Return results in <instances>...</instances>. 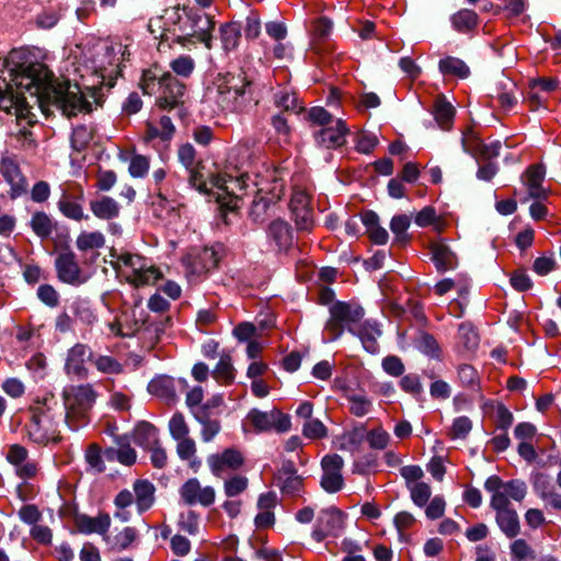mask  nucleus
Returning a JSON list of instances; mask_svg holds the SVG:
<instances>
[{"instance_id": "f257e3e1", "label": "nucleus", "mask_w": 561, "mask_h": 561, "mask_svg": "<svg viewBox=\"0 0 561 561\" xmlns=\"http://www.w3.org/2000/svg\"><path fill=\"white\" fill-rule=\"evenodd\" d=\"M4 67L10 81L0 78V110L15 116L16 124L21 126L19 133L25 139L32 135L27 127L36 123V114L23 95L24 91L36 104L47 102L56 105L68 117L90 108L76 84L56 82L48 68L33 60L26 50L13 49L5 58Z\"/></svg>"}, {"instance_id": "f03ea898", "label": "nucleus", "mask_w": 561, "mask_h": 561, "mask_svg": "<svg viewBox=\"0 0 561 561\" xmlns=\"http://www.w3.org/2000/svg\"><path fill=\"white\" fill-rule=\"evenodd\" d=\"M126 54V46L122 43H112L108 41H98L91 47H88L82 55V64L87 71L96 76L100 80L98 83L87 87L83 91L77 83H75L81 91L83 99L89 103L90 108L81 113H89L93 110V104L100 105L103 94L101 85L112 88L117 76L121 72V64Z\"/></svg>"}, {"instance_id": "7ed1b4c3", "label": "nucleus", "mask_w": 561, "mask_h": 561, "mask_svg": "<svg viewBox=\"0 0 561 561\" xmlns=\"http://www.w3.org/2000/svg\"><path fill=\"white\" fill-rule=\"evenodd\" d=\"M251 100L250 82L242 76L227 75L206 89L203 104L215 115L241 112Z\"/></svg>"}, {"instance_id": "20e7f679", "label": "nucleus", "mask_w": 561, "mask_h": 561, "mask_svg": "<svg viewBox=\"0 0 561 561\" xmlns=\"http://www.w3.org/2000/svg\"><path fill=\"white\" fill-rule=\"evenodd\" d=\"M167 25L172 41L188 46L191 44L204 43L210 48L211 31L215 26L213 19L203 13L187 12L183 10H167Z\"/></svg>"}, {"instance_id": "39448f33", "label": "nucleus", "mask_w": 561, "mask_h": 561, "mask_svg": "<svg viewBox=\"0 0 561 561\" xmlns=\"http://www.w3.org/2000/svg\"><path fill=\"white\" fill-rule=\"evenodd\" d=\"M58 401L53 393L37 398L30 407V422L26 425L28 438L37 445L57 443L61 439L56 419L60 416Z\"/></svg>"}, {"instance_id": "423d86ee", "label": "nucleus", "mask_w": 561, "mask_h": 561, "mask_svg": "<svg viewBox=\"0 0 561 561\" xmlns=\"http://www.w3.org/2000/svg\"><path fill=\"white\" fill-rule=\"evenodd\" d=\"M111 257L117 275L135 288L154 285L163 277L160 268L142 255L113 250Z\"/></svg>"}, {"instance_id": "0eeeda50", "label": "nucleus", "mask_w": 561, "mask_h": 561, "mask_svg": "<svg viewBox=\"0 0 561 561\" xmlns=\"http://www.w3.org/2000/svg\"><path fill=\"white\" fill-rule=\"evenodd\" d=\"M141 89L145 94L159 93L156 105L161 110H179L184 104L186 87L169 72L158 76L154 70H147L142 75Z\"/></svg>"}, {"instance_id": "6e6552de", "label": "nucleus", "mask_w": 561, "mask_h": 561, "mask_svg": "<svg viewBox=\"0 0 561 561\" xmlns=\"http://www.w3.org/2000/svg\"><path fill=\"white\" fill-rule=\"evenodd\" d=\"M96 394L91 385L70 386L64 389L65 423L71 431L88 424V414Z\"/></svg>"}, {"instance_id": "1a4fd4ad", "label": "nucleus", "mask_w": 561, "mask_h": 561, "mask_svg": "<svg viewBox=\"0 0 561 561\" xmlns=\"http://www.w3.org/2000/svg\"><path fill=\"white\" fill-rule=\"evenodd\" d=\"M364 309L353 302L337 301L330 307V319L328 320L324 332L328 337L324 341H336L342 336L344 328L351 333H355V328L364 318Z\"/></svg>"}, {"instance_id": "9d476101", "label": "nucleus", "mask_w": 561, "mask_h": 561, "mask_svg": "<svg viewBox=\"0 0 561 561\" xmlns=\"http://www.w3.org/2000/svg\"><path fill=\"white\" fill-rule=\"evenodd\" d=\"M247 419L259 432L276 431L284 433L289 431L291 426L289 415L277 409L267 412L253 409L249 412Z\"/></svg>"}, {"instance_id": "9b49d317", "label": "nucleus", "mask_w": 561, "mask_h": 561, "mask_svg": "<svg viewBox=\"0 0 561 561\" xmlns=\"http://www.w3.org/2000/svg\"><path fill=\"white\" fill-rule=\"evenodd\" d=\"M206 461L211 473L221 478L229 472L239 470L244 463V457L239 449L230 447L220 453L210 454Z\"/></svg>"}, {"instance_id": "f8f14e48", "label": "nucleus", "mask_w": 561, "mask_h": 561, "mask_svg": "<svg viewBox=\"0 0 561 561\" xmlns=\"http://www.w3.org/2000/svg\"><path fill=\"white\" fill-rule=\"evenodd\" d=\"M55 266L57 276L62 283L78 286L87 280V276L78 263L77 255L70 250H64L57 254Z\"/></svg>"}, {"instance_id": "ddd939ff", "label": "nucleus", "mask_w": 561, "mask_h": 561, "mask_svg": "<svg viewBox=\"0 0 561 561\" xmlns=\"http://www.w3.org/2000/svg\"><path fill=\"white\" fill-rule=\"evenodd\" d=\"M343 458L336 454L327 455L321 461L322 477L321 486L329 493H335L343 486L342 468Z\"/></svg>"}, {"instance_id": "4468645a", "label": "nucleus", "mask_w": 561, "mask_h": 561, "mask_svg": "<svg viewBox=\"0 0 561 561\" xmlns=\"http://www.w3.org/2000/svg\"><path fill=\"white\" fill-rule=\"evenodd\" d=\"M0 173L11 187V197L15 198L27 190V182L21 172L18 160L13 156L4 154L0 160Z\"/></svg>"}, {"instance_id": "2eb2a0df", "label": "nucleus", "mask_w": 561, "mask_h": 561, "mask_svg": "<svg viewBox=\"0 0 561 561\" xmlns=\"http://www.w3.org/2000/svg\"><path fill=\"white\" fill-rule=\"evenodd\" d=\"M180 495L188 504H201L209 506L215 502V490L213 486H202L195 478L188 479L181 488Z\"/></svg>"}, {"instance_id": "dca6fc26", "label": "nucleus", "mask_w": 561, "mask_h": 561, "mask_svg": "<svg viewBox=\"0 0 561 561\" xmlns=\"http://www.w3.org/2000/svg\"><path fill=\"white\" fill-rule=\"evenodd\" d=\"M218 255L213 248H204L195 256L185 260L188 276L201 277L217 267Z\"/></svg>"}, {"instance_id": "f3484780", "label": "nucleus", "mask_w": 561, "mask_h": 561, "mask_svg": "<svg viewBox=\"0 0 561 561\" xmlns=\"http://www.w3.org/2000/svg\"><path fill=\"white\" fill-rule=\"evenodd\" d=\"M350 129L341 118H336L333 124L324 126L316 135L318 145L325 148L342 147L346 142V136Z\"/></svg>"}, {"instance_id": "a211bd4d", "label": "nucleus", "mask_w": 561, "mask_h": 561, "mask_svg": "<svg viewBox=\"0 0 561 561\" xmlns=\"http://www.w3.org/2000/svg\"><path fill=\"white\" fill-rule=\"evenodd\" d=\"M92 351L85 344L78 343L69 351L65 364V370L68 375L76 377H85L87 368L85 362L92 360Z\"/></svg>"}, {"instance_id": "6ab92c4d", "label": "nucleus", "mask_w": 561, "mask_h": 561, "mask_svg": "<svg viewBox=\"0 0 561 561\" xmlns=\"http://www.w3.org/2000/svg\"><path fill=\"white\" fill-rule=\"evenodd\" d=\"M179 160L190 172V181L193 186L203 190L206 186L205 175L199 170V162L196 161V152L191 144L182 145L178 151Z\"/></svg>"}, {"instance_id": "aec40b11", "label": "nucleus", "mask_w": 561, "mask_h": 561, "mask_svg": "<svg viewBox=\"0 0 561 561\" xmlns=\"http://www.w3.org/2000/svg\"><path fill=\"white\" fill-rule=\"evenodd\" d=\"M342 526L341 514L336 511H323L317 519L314 529L312 530V538L317 542H321L328 536L334 535Z\"/></svg>"}, {"instance_id": "412c9836", "label": "nucleus", "mask_w": 561, "mask_h": 561, "mask_svg": "<svg viewBox=\"0 0 561 561\" xmlns=\"http://www.w3.org/2000/svg\"><path fill=\"white\" fill-rule=\"evenodd\" d=\"M175 131V127L171 118L167 115L156 119L153 116L146 124L145 141L150 142L156 139L162 141L170 140Z\"/></svg>"}, {"instance_id": "4be33fe9", "label": "nucleus", "mask_w": 561, "mask_h": 561, "mask_svg": "<svg viewBox=\"0 0 561 561\" xmlns=\"http://www.w3.org/2000/svg\"><path fill=\"white\" fill-rule=\"evenodd\" d=\"M76 526L82 534H99L104 538L106 537L107 530L111 526V517L107 513H101L94 517L79 515L76 517Z\"/></svg>"}, {"instance_id": "5701e85b", "label": "nucleus", "mask_w": 561, "mask_h": 561, "mask_svg": "<svg viewBox=\"0 0 561 561\" xmlns=\"http://www.w3.org/2000/svg\"><path fill=\"white\" fill-rule=\"evenodd\" d=\"M278 481L284 495L296 497L300 496L304 492V480L300 476L296 474L293 463L284 465Z\"/></svg>"}, {"instance_id": "b1692460", "label": "nucleus", "mask_w": 561, "mask_h": 561, "mask_svg": "<svg viewBox=\"0 0 561 561\" xmlns=\"http://www.w3.org/2000/svg\"><path fill=\"white\" fill-rule=\"evenodd\" d=\"M484 489L492 494L490 505L496 513L511 510L510 497L503 491V481L497 476L489 477Z\"/></svg>"}, {"instance_id": "393cba45", "label": "nucleus", "mask_w": 561, "mask_h": 561, "mask_svg": "<svg viewBox=\"0 0 561 561\" xmlns=\"http://www.w3.org/2000/svg\"><path fill=\"white\" fill-rule=\"evenodd\" d=\"M545 174V168L540 164L530 165L524 173L523 182L527 186L531 198L546 197V190L542 187Z\"/></svg>"}, {"instance_id": "a878e982", "label": "nucleus", "mask_w": 561, "mask_h": 561, "mask_svg": "<svg viewBox=\"0 0 561 561\" xmlns=\"http://www.w3.org/2000/svg\"><path fill=\"white\" fill-rule=\"evenodd\" d=\"M432 260L439 272L454 270L457 266V256L443 241L434 242L431 245Z\"/></svg>"}, {"instance_id": "bb28decb", "label": "nucleus", "mask_w": 561, "mask_h": 561, "mask_svg": "<svg viewBox=\"0 0 561 561\" xmlns=\"http://www.w3.org/2000/svg\"><path fill=\"white\" fill-rule=\"evenodd\" d=\"M354 335H357L365 347L371 354L378 351L377 340L381 335L379 324L375 321H365L355 328Z\"/></svg>"}, {"instance_id": "cd10ccee", "label": "nucleus", "mask_w": 561, "mask_h": 561, "mask_svg": "<svg viewBox=\"0 0 561 561\" xmlns=\"http://www.w3.org/2000/svg\"><path fill=\"white\" fill-rule=\"evenodd\" d=\"M92 214L102 220H111L119 215L121 207L118 203L110 196H99L89 203Z\"/></svg>"}, {"instance_id": "c85d7f7f", "label": "nucleus", "mask_w": 561, "mask_h": 561, "mask_svg": "<svg viewBox=\"0 0 561 561\" xmlns=\"http://www.w3.org/2000/svg\"><path fill=\"white\" fill-rule=\"evenodd\" d=\"M194 419L201 425V439L204 443H210L221 431V423L217 419H211L206 409L193 411Z\"/></svg>"}, {"instance_id": "c756f323", "label": "nucleus", "mask_w": 561, "mask_h": 561, "mask_svg": "<svg viewBox=\"0 0 561 561\" xmlns=\"http://www.w3.org/2000/svg\"><path fill=\"white\" fill-rule=\"evenodd\" d=\"M268 239L273 241L277 250H287L293 242V234L290 227L284 220H274L268 226L267 230Z\"/></svg>"}, {"instance_id": "7c9ffc66", "label": "nucleus", "mask_w": 561, "mask_h": 561, "mask_svg": "<svg viewBox=\"0 0 561 561\" xmlns=\"http://www.w3.org/2000/svg\"><path fill=\"white\" fill-rule=\"evenodd\" d=\"M362 222L366 228V233L374 243H387L389 234L387 230L379 225V217L375 211H365L362 215Z\"/></svg>"}, {"instance_id": "2f4dec72", "label": "nucleus", "mask_w": 561, "mask_h": 561, "mask_svg": "<svg viewBox=\"0 0 561 561\" xmlns=\"http://www.w3.org/2000/svg\"><path fill=\"white\" fill-rule=\"evenodd\" d=\"M135 503L138 512L142 513L149 510L154 502V486L147 480H137L134 485Z\"/></svg>"}, {"instance_id": "473e14b6", "label": "nucleus", "mask_w": 561, "mask_h": 561, "mask_svg": "<svg viewBox=\"0 0 561 561\" xmlns=\"http://www.w3.org/2000/svg\"><path fill=\"white\" fill-rule=\"evenodd\" d=\"M134 440L146 449L152 448L159 444L158 431L150 423L141 422L134 431Z\"/></svg>"}, {"instance_id": "72a5a7b5", "label": "nucleus", "mask_w": 561, "mask_h": 561, "mask_svg": "<svg viewBox=\"0 0 561 561\" xmlns=\"http://www.w3.org/2000/svg\"><path fill=\"white\" fill-rule=\"evenodd\" d=\"M438 69L444 76H455L460 79H466L470 75V69L466 62L453 56L440 59Z\"/></svg>"}, {"instance_id": "f704fd0d", "label": "nucleus", "mask_w": 561, "mask_h": 561, "mask_svg": "<svg viewBox=\"0 0 561 561\" xmlns=\"http://www.w3.org/2000/svg\"><path fill=\"white\" fill-rule=\"evenodd\" d=\"M434 117L438 126L444 130H449L453 126L455 108L445 99H437L434 103Z\"/></svg>"}, {"instance_id": "c9c22d12", "label": "nucleus", "mask_w": 561, "mask_h": 561, "mask_svg": "<svg viewBox=\"0 0 561 561\" xmlns=\"http://www.w3.org/2000/svg\"><path fill=\"white\" fill-rule=\"evenodd\" d=\"M138 537V531L134 527H124L122 530L114 535H106L104 540L111 545L113 549L125 550L127 549Z\"/></svg>"}, {"instance_id": "e433bc0d", "label": "nucleus", "mask_w": 561, "mask_h": 561, "mask_svg": "<svg viewBox=\"0 0 561 561\" xmlns=\"http://www.w3.org/2000/svg\"><path fill=\"white\" fill-rule=\"evenodd\" d=\"M496 523L508 538H513L519 533L518 516L513 508L496 513Z\"/></svg>"}, {"instance_id": "4c0bfd02", "label": "nucleus", "mask_w": 561, "mask_h": 561, "mask_svg": "<svg viewBox=\"0 0 561 561\" xmlns=\"http://www.w3.org/2000/svg\"><path fill=\"white\" fill-rule=\"evenodd\" d=\"M241 38V26L237 22L226 23L220 27V39L226 51L238 47Z\"/></svg>"}, {"instance_id": "58836bf2", "label": "nucleus", "mask_w": 561, "mask_h": 561, "mask_svg": "<svg viewBox=\"0 0 561 561\" xmlns=\"http://www.w3.org/2000/svg\"><path fill=\"white\" fill-rule=\"evenodd\" d=\"M211 376L221 385H229L234 380V368L230 355H221Z\"/></svg>"}, {"instance_id": "ea45409f", "label": "nucleus", "mask_w": 561, "mask_h": 561, "mask_svg": "<svg viewBox=\"0 0 561 561\" xmlns=\"http://www.w3.org/2000/svg\"><path fill=\"white\" fill-rule=\"evenodd\" d=\"M451 23L456 31L467 33L478 24V14L469 9H462L451 16Z\"/></svg>"}, {"instance_id": "a19ab883", "label": "nucleus", "mask_w": 561, "mask_h": 561, "mask_svg": "<svg viewBox=\"0 0 561 561\" xmlns=\"http://www.w3.org/2000/svg\"><path fill=\"white\" fill-rule=\"evenodd\" d=\"M105 244V237L100 231H83L76 240L78 250L85 252L89 250H96L103 248Z\"/></svg>"}, {"instance_id": "79ce46f5", "label": "nucleus", "mask_w": 561, "mask_h": 561, "mask_svg": "<svg viewBox=\"0 0 561 561\" xmlns=\"http://www.w3.org/2000/svg\"><path fill=\"white\" fill-rule=\"evenodd\" d=\"M479 345V334L471 323H461L458 329V346L473 352Z\"/></svg>"}, {"instance_id": "37998d69", "label": "nucleus", "mask_w": 561, "mask_h": 561, "mask_svg": "<svg viewBox=\"0 0 561 561\" xmlns=\"http://www.w3.org/2000/svg\"><path fill=\"white\" fill-rule=\"evenodd\" d=\"M58 208L61 214L69 219L76 221L89 219V215L84 214L83 207L78 202L69 198L66 195L62 196V198L58 202Z\"/></svg>"}, {"instance_id": "c03bdc74", "label": "nucleus", "mask_w": 561, "mask_h": 561, "mask_svg": "<svg viewBox=\"0 0 561 561\" xmlns=\"http://www.w3.org/2000/svg\"><path fill=\"white\" fill-rule=\"evenodd\" d=\"M91 362L101 374L118 375L123 371V365L116 358L108 355H92Z\"/></svg>"}, {"instance_id": "a18cd8bd", "label": "nucleus", "mask_w": 561, "mask_h": 561, "mask_svg": "<svg viewBox=\"0 0 561 561\" xmlns=\"http://www.w3.org/2000/svg\"><path fill=\"white\" fill-rule=\"evenodd\" d=\"M168 427L170 435L174 440L190 437V425L186 422L185 416L180 412H176L171 416Z\"/></svg>"}, {"instance_id": "49530a36", "label": "nucleus", "mask_w": 561, "mask_h": 561, "mask_svg": "<svg viewBox=\"0 0 561 561\" xmlns=\"http://www.w3.org/2000/svg\"><path fill=\"white\" fill-rule=\"evenodd\" d=\"M150 393L161 398H174L173 381L169 377H158L152 379L148 385Z\"/></svg>"}, {"instance_id": "de8ad7c7", "label": "nucleus", "mask_w": 561, "mask_h": 561, "mask_svg": "<svg viewBox=\"0 0 561 561\" xmlns=\"http://www.w3.org/2000/svg\"><path fill=\"white\" fill-rule=\"evenodd\" d=\"M510 550L512 561H533L536 558L534 549L524 539L514 540Z\"/></svg>"}, {"instance_id": "09e8293b", "label": "nucleus", "mask_w": 561, "mask_h": 561, "mask_svg": "<svg viewBox=\"0 0 561 561\" xmlns=\"http://www.w3.org/2000/svg\"><path fill=\"white\" fill-rule=\"evenodd\" d=\"M31 227L34 233L41 238H47L54 229L51 219L42 211L35 213L32 216Z\"/></svg>"}, {"instance_id": "8fccbe9b", "label": "nucleus", "mask_w": 561, "mask_h": 561, "mask_svg": "<svg viewBox=\"0 0 561 561\" xmlns=\"http://www.w3.org/2000/svg\"><path fill=\"white\" fill-rule=\"evenodd\" d=\"M347 401L350 403V411L355 416L362 417L368 414L371 410L373 403L364 394L353 393L347 396Z\"/></svg>"}, {"instance_id": "3c124183", "label": "nucleus", "mask_w": 561, "mask_h": 561, "mask_svg": "<svg viewBox=\"0 0 561 561\" xmlns=\"http://www.w3.org/2000/svg\"><path fill=\"white\" fill-rule=\"evenodd\" d=\"M93 137V129L85 125H79L73 128L71 135V146L75 150L81 151L88 147Z\"/></svg>"}, {"instance_id": "603ef678", "label": "nucleus", "mask_w": 561, "mask_h": 561, "mask_svg": "<svg viewBox=\"0 0 561 561\" xmlns=\"http://www.w3.org/2000/svg\"><path fill=\"white\" fill-rule=\"evenodd\" d=\"M410 217L408 215H397L390 221V229L394 234V241L404 243L408 240L407 230L410 227Z\"/></svg>"}, {"instance_id": "864d4df0", "label": "nucleus", "mask_w": 561, "mask_h": 561, "mask_svg": "<svg viewBox=\"0 0 561 561\" xmlns=\"http://www.w3.org/2000/svg\"><path fill=\"white\" fill-rule=\"evenodd\" d=\"M409 491L413 503L420 507L424 506L432 494L431 486L425 482L409 484Z\"/></svg>"}, {"instance_id": "5fc2aeb1", "label": "nucleus", "mask_w": 561, "mask_h": 561, "mask_svg": "<svg viewBox=\"0 0 561 561\" xmlns=\"http://www.w3.org/2000/svg\"><path fill=\"white\" fill-rule=\"evenodd\" d=\"M366 442L370 448L382 450L388 446L390 442V435L382 427H376L367 433Z\"/></svg>"}, {"instance_id": "6e6d98bb", "label": "nucleus", "mask_w": 561, "mask_h": 561, "mask_svg": "<svg viewBox=\"0 0 561 561\" xmlns=\"http://www.w3.org/2000/svg\"><path fill=\"white\" fill-rule=\"evenodd\" d=\"M213 184L229 194H234L236 188L243 190L245 187V180L243 175L236 179L231 176L226 179L217 175L213 178Z\"/></svg>"}, {"instance_id": "4d7b16f0", "label": "nucleus", "mask_w": 561, "mask_h": 561, "mask_svg": "<svg viewBox=\"0 0 561 561\" xmlns=\"http://www.w3.org/2000/svg\"><path fill=\"white\" fill-rule=\"evenodd\" d=\"M302 434L309 439H321L328 435V430L320 420L312 419L304 424Z\"/></svg>"}, {"instance_id": "13d9d810", "label": "nucleus", "mask_w": 561, "mask_h": 561, "mask_svg": "<svg viewBox=\"0 0 561 561\" xmlns=\"http://www.w3.org/2000/svg\"><path fill=\"white\" fill-rule=\"evenodd\" d=\"M248 478L243 476H233L225 481L224 490L228 497H233L245 491L248 488Z\"/></svg>"}, {"instance_id": "bf43d9fd", "label": "nucleus", "mask_w": 561, "mask_h": 561, "mask_svg": "<svg viewBox=\"0 0 561 561\" xmlns=\"http://www.w3.org/2000/svg\"><path fill=\"white\" fill-rule=\"evenodd\" d=\"M275 104L284 111L298 112L301 107L297 104L295 93L287 90L279 91L275 94Z\"/></svg>"}, {"instance_id": "052dcab7", "label": "nucleus", "mask_w": 561, "mask_h": 561, "mask_svg": "<svg viewBox=\"0 0 561 561\" xmlns=\"http://www.w3.org/2000/svg\"><path fill=\"white\" fill-rule=\"evenodd\" d=\"M296 226L299 230H310L313 226L312 208L291 209Z\"/></svg>"}, {"instance_id": "680f3d73", "label": "nucleus", "mask_w": 561, "mask_h": 561, "mask_svg": "<svg viewBox=\"0 0 561 561\" xmlns=\"http://www.w3.org/2000/svg\"><path fill=\"white\" fill-rule=\"evenodd\" d=\"M198 515L193 511L182 513L179 519L180 529L188 535H196L198 533Z\"/></svg>"}, {"instance_id": "e2e57ef3", "label": "nucleus", "mask_w": 561, "mask_h": 561, "mask_svg": "<svg viewBox=\"0 0 561 561\" xmlns=\"http://www.w3.org/2000/svg\"><path fill=\"white\" fill-rule=\"evenodd\" d=\"M170 66L176 75L188 77L195 68V62L190 56H180L172 60Z\"/></svg>"}, {"instance_id": "0e129e2a", "label": "nucleus", "mask_w": 561, "mask_h": 561, "mask_svg": "<svg viewBox=\"0 0 561 561\" xmlns=\"http://www.w3.org/2000/svg\"><path fill=\"white\" fill-rule=\"evenodd\" d=\"M472 423L467 416H459L454 420L449 436L453 439L465 438L471 431Z\"/></svg>"}, {"instance_id": "69168bd1", "label": "nucleus", "mask_w": 561, "mask_h": 561, "mask_svg": "<svg viewBox=\"0 0 561 561\" xmlns=\"http://www.w3.org/2000/svg\"><path fill=\"white\" fill-rule=\"evenodd\" d=\"M176 454L181 460H191L196 454V443L190 436L176 440Z\"/></svg>"}, {"instance_id": "338daca9", "label": "nucleus", "mask_w": 561, "mask_h": 561, "mask_svg": "<svg viewBox=\"0 0 561 561\" xmlns=\"http://www.w3.org/2000/svg\"><path fill=\"white\" fill-rule=\"evenodd\" d=\"M501 148L502 144L500 140H494L488 144L481 142L477 161H491L500 156Z\"/></svg>"}, {"instance_id": "774afa93", "label": "nucleus", "mask_w": 561, "mask_h": 561, "mask_svg": "<svg viewBox=\"0 0 561 561\" xmlns=\"http://www.w3.org/2000/svg\"><path fill=\"white\" fill-rule=\"evenodd\" d=\"M85 460L89 467L95 472H102L105 469L101 450L98 446L91 445L85 451Z\"/></svg>"}]
</instances>
